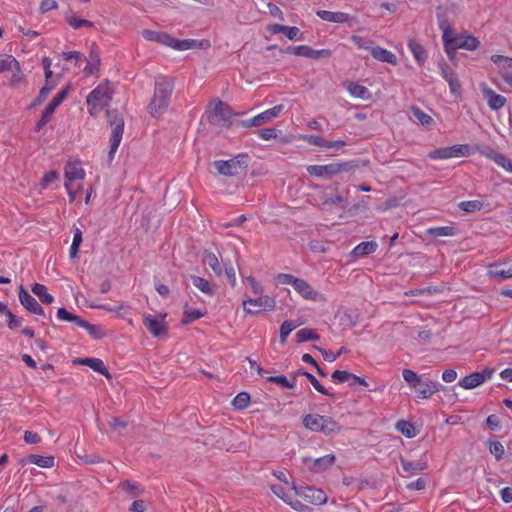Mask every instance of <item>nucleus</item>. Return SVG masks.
Here are the masks:
<instances>
[{
    "label": "nucleus",
    "instance_id": "52",
    "mask_svg": "<svg viewBox=\"0 0 512 512\" xmlns=\"http://www.w3.org/2000/svg\"><path fill=\"white\" fill-rule=\"evenodd\" d=\"M233 406L237 409H245L250 403V395L247 392H240L233 399Z\"/></svg>",
    "mask_w": 512,
    "mask_h": 512
},
{
    "label": "nucleus",
    "instance_id": "64",
    "mask_svg": "<svg viewBox=\"0 0 512 512\" xmlns=\"http://www.w3.org/2000/svg\"><path fill=\"white\" fill-rule=\"evenodd\" d=\"M288 505L297 512H313V509L297 499H291Z\"/></svg>",
    "mask_w": 512,
    "mask_h": 512
},
{
    "label": "nucleus",
    "instance_id": "27",
    "mask_svg": "<svg viewBox=\"0 0 512 512\" xmlns=\"http://www.w3.org/2000/svg\"><path fill=\"white\" fill-rule=\"evenodd\" d=\"M407 46H408L409 50L411 51V53L413 54L417 63L420 66H423L427 59V54H426L424 47L420 43H418L417 41H415L413 39H409Z\"/></svg>",
    "mask_w": 512,
    "mask_h": 512
},
{
    "label": "nucleus",
    "instance_id": "21",
    "mask_svg": "<svg viewBox=\"0 0 512 512\" xmlns=\"http://www.w3.org/2000/svg\"><path fill=\"white\" fill-rule=\"evenodd\" d=\"M65 182L74 183L75 180H82L85 172L79 163L68 162L64 167Z\"/></svg>",
    "mask_w": 512,
    "mask_h": 512
},
{
    "label": "nucleus",
    "instance_id": "38",
    "mask_svg": "<svg viewBox=\"0 0 512 512\" xmlns=\"http://www.w3.org/2000/svg\"><path fill=\"white\" fill-rule=\"evenodd\" d=\"M498 166L512 173V160L502 153H493L489 156Z\"/></svg>",
    "mask_w": 512,
    "mask_h": 512
},
{
    "label": "nucleus",
    "instance_id": "31",
    "mask_svg": "<svg viewBox=\"0 0 512 512\" xmlns=\"http://www.w3.org/2000/svg\"><path fill=\"white\" fill-rule=\"evenodd\" d=\"M427 234L432 237H453L458 234V229L454 226L431 227L427 230Z\"/></svg>",
    "mask_w": 512,
    "mask_h": 512
},
{
    "label": "nucleus",
    "instance_id": "46",
    "mask_svg": "<svg viewBox=\"0 0 512 512\" xmlns=\"http://www.w3.org/2000/svg\"><path fill=\"white\" fill-rule=\"evenodd\" d=\"M18 67V61L12 55H6L0 58V73L10 71L13 68Z\"/></svg>",
    "mask_w": 512,
    "mask_h": 512
},
{
    "label": "nucleus",
    "instance_id": "58",
    "mask_svg": "<svg viewBox=\"0 0 512 512\" xmlns=\"http://www.w3.org/2000/svg\"><path fill=\"white\" fill-rule=\"evenodd\" d=\"M203 316L202 312L199 309H187L184 311V319L183 323H191L197 319H200Z\"/></svg>",
    "mask_w": 512,
    "mask_h": 512
},
{
    "label": "nucleus",
    "instance_id": "4",
    "mask_svg": "<svg viewBox=\"0 0 512 512\" xmlns=\"http://www.w3.org/2000/svg\"><path fill=\"white\" fill-rule=\"evenodd\" d=\"M302 422L305 428L325 435L339 433L341 431V425L330 416L307 414L303 417Z\"/></svg>",
    "mask_w": 512,
    "mask_h": 512
},
{
    "label": "nucleus",
    "instance_id": "19",
    "mask_svg": "<svg viewBox=\"0 0 512 512\" xmlns=\"http://www.w3.org/2000/svg\"><path fill=\"white\" fill-rule=\"evenodd\" d=\"M441 388L442 385L437 381H425L415 390L416 397L418 399H430L436 392L440 391Z\"/></svg>",
    "mask_w": 512,
    "mask_h": 512
},
{
    "label": "nucleus",
    "instance_id": "34",
    "mask_svg": "<svg viewBox=\"0 0 512 512\" xmlns=\"http://www.w3.org/2000/svg\"><path fill=\"white\" fill-rule=\"evenodd\" d=\"M190 279L192 284L204 294L209 296H213L215 294V290L208 280L195 275L190 276Z\"/></svg>",
    "mask_w": 512,
    "mask_h": 512
},
{
    "label": "nucleus",
    "instance_id": "16",
    "mask_svg": "<svg viewBox=\"0 0 512 512\" xmlns=\"http://www.w3.org/2000/svg\"><path fill=\"white\" fill-rule=\"evenodd\" d=\"M18 296L20 303L26 310L39 316H45L43 308L39 305L37 300L23 288V286H20Z\"/></svg>",
    "mask_w": 512,
    "mask_h": 512
},
{
    "label": "nucleus",
    "instance_id": "56",
    "mask_svg": "<svg viewBox=\"0 0 512 512\" xmlns=\"http://www.w3.org/2000/svg\"><path fill=\"white\" fill-rule=\"evenodd\" d=\"M65 189L67 190L69 201L74 202L80 194L81 184H75L70 182L64 183Z\"/></svg>",
    "mask_w": 512,
    "mask_h": 512
},
{
    "label": "nucleus",
    "instance_id": "45",
    "mask_svg": "<svg viewBox=\"0 0 512 512\" xmlns=\"http://www.w3.org/2000/svg\"><path fill=\"white\" fill-rule=\"evenodd\" d=\"M428 157L433 160H445L452 158L450 147H441L429 152Z\"/></svg>",
    "mask_w": 512,
    "mask_h": 512
},
{
    "label": "nucleus",
    "instance_id": "42",
    "mask_svg": "<svg viewBox=\"0 0 512 512\" xmlns=\"http://www.w3.org/2000/svg\"><path fill=\"white\" fill-rule=\"evenodd\" d=\"M411 112L413 117L423 126H430L433 123V119L430 115L422 111L418 107H412Z\"/></svg>",
    "mask_w": 512,
    "mask_h": 512
},
{
    "label": "nucleus",
    "instance_id": "5",
    "mask_svg": "<svg viewBox=\"0 0 512 512\" xmlns=\"http://www.w3.org/2000/svg\"><path fill=\"white\" fill-rule=\"evenodd\" d=\"M112 99L108 83H100L87 96L86 104L90 115L95 116L104 109Z\"/></svg>",
    "mask_w": 512,
    "mask_h": 512
},
{
    "label": "nucleus",
    "instance_id": "20",
    "mask_svg": "<svg viewBox=\"0 0 512 512\" xmlns=\"http://www.w3.org/2000/svg\"><path fill=\"white\" fill-rule=\"evenodd\" d=\"M269 32L272 34L283 33L289 40H302V33L299 28L295 26H285L281 24H273L269 27Z\"/></svg>",
    "mask_w": 512,
    "mask_h": 512
},
{
    "label": "nucleus",
    "instance_id": "29",
    "mask_svg": "<svg viewBox=\"0 0 512 512\" xmlns=\"http://www.w3.org/2000/svg\"><path fill=\"white\" fill-rule=\"evenodd\" d=\"M483 384V377L479 372H473L462 378L458 385L466 390L474 389Z\"/></svg>",
    "mask_w": 512,
    "mask_h": 512
},
{
    "label": "nucleus",
    "instance_id": "40",
    "mask_svg": "<svg viewBox=\"0 0 512 512\" xmlns=\"http://www.w3.org/2000/svg\"><path fill=\"white\" fill-rule=\"evenodd\" d=\"M297 343H304L309 340H318L320 336L310 328H303L296 333Z\"/></svg>",
    "mask_w": 512,
    "mask_h": 512
},
{
    "label": "nucleus",
    "instance_id": "50",
    "mask_svg": "<svg viewBox=\"0 0 512 512\" xmlns=\"http://www.w3.org/2000/svg\"><path fill=\"white\" fill-rule=\"evenodd\" d=\"M482 206L483 204L478 200H468L459 203V208L466 213L479 211Z\"/></svg>",
    "mask_w": 512,
    "mask_h": 512
},
{
    "label": "nucleus",
    "instance_id": "51",
    "mask_svg": "<svg viewBox=\"0 0 512 512\" xmlns=\"http://www.w3.org/2000/svg\"><path fill=\"white\" fill-rule=\"evenodd\" d=\"M119 488L128 492L132 497H137L141 494L139 486L129 480H125L119 483Z\"/></svg>",
    "mask_w": 512,
    "mask_h": 512
},
{
    "label": "nucleus",
    "instance_id": "25",
    "mask_svg": "<svg viewBox=\"0 0 512 512\" xmlns=\"http://www.w3.org/2000/svg\"><path fill=\"white\" fill-rule=\"evenodd\" d=\"M299 56H303L306 58L318 59L321 57H329L331 55V51L328 49L314 50L308 45H300L297 46L296 49Z\"/></svg>",
    "mask_w": 512,
    "mask_h": 512
},
{
    "label": "nucleus",
    "instance_id": "7",
    "mask_svg": "<svg viewBox=\"0 0 512 512\" xmlns=\"http://www.w3.org/2000/svg\"><path fill=\"white\" fill-rule=\"evenodd\" d=\"M249 156L245 153L238 154L229 160H217L213 163L215 169L225 176H236L249 165Z\"/></svg>",
    "mask_w": 512,
    "mask_h": 512
},
{
    "label": "nucleus",
    "instance_id": "14",
    "mask_svg": "<svg viewBox=\"0 0 512 512\" xmlns=\"http://www.w3.org/2000/svg\"><path fill=\"white\" fill-rule=\"evenodd\" d=\"M293 288L306 300L321 302L325 297L316 291L306 280L298 278Z\"/></svg>",
    "mask_w": 512,
    "mask_h": 512
},
{
    "label": "nucleus",
    "instance_id": "17",
    "mask_svg": "<svg viewBox=\"0 0 512 512\" xmlns=\"http://www.w3.org/2000/svg\"><path fill=\"white\" fill-rule=\"evenodd\" d=\"M482 93L491 110L498 111L506 105V98L500 94H497L492 88L485 84L482 85Z\"/></svg>",
    "mask_w": 512,
    "mask_h": 512
},
{
    "label": "nucleus",
    "instance_id": "48",
    "mask_svg": "<svg viewBox=\"0 0 512 512\" xmlns=\"http://www.w3.org/2000/svg\"><path fill=\"white\" fill-rule=\"evenodd\" d=\"M297 327L293 321L286 320L280 326V342L284 344L288 335Z\"/></svg>",
    "mask_w": 512,
    "mask_h": 512
},
{
    "label": "nucleus",
    "instance_id": "61",
    "mask_svg": "<svg viewBox=\"0 0 512 512\" xmlns=\"http://www.w3.org/2000/svg\"><path fill=\"white\" fill-rule=\"evenodd\" d=\"M490 453L493 454L497 460L501 459L504 455V447L499 441H491L489 445Z\"/></svg>",
    "mask_w": 512,
    "mask_h": 512
},
{
    "label": "nucleus",
    "instance_id": "44",
    "mask_svg": "<svg viewBox=\"0 0 512 512\" xmlns=\"http://www.w3.org/2000/svg\"><path fill=\"white\" fill-rule=\"evenodd\" d=\"M350 39L359 49L368 50L369 52H371L374 46L373 40L366 37L352 35Z\"/></svg>",
    "mask_w": 512,
    "mask_h": 512
},
{
    "label": "nucleus",
    "instance_id": "9",
    "mask_svg": "<svg viewBox=\"0 0 512 512\" xmlns=\"http://www.w3.org/2000/svg\"><path fill=\"white\" fill-rule=\"evenodd\" d=\"M107 116L109 118L110 126L112 128V133L110 137L109 158L113 159L114 154L116 153L122 140L124 131V120L117 113L111 111H107Z\"/></svg>",
    "mask_w": 512,
    "mask_h": 512
},
{
    "label": "nucleus",
    "instance_id": "22",
    "mask_svg": "<svg viewBox=\"0 0 512 512\" xmlns=\"http://www.w3.org/2000/svg\"><path fill=\"white\" fill-rule=\"evenodd\" d=\"M370 54L372 55V57L380 62H384V63H388V64H391V65H396L398 63V59L396 57V55L385 49V48H382L380 46H373Z\"/></svg>",
    "mask_w": 512,
    "mask_h": 512
},
{
    "label": "nucleus",
    "instance_id": "53",
    "mask_svg": "<svg viewBox=\"0 0 512 512\" xmlns=\"http://www.w3.org/2000/svg\"><path fill=\"white\" fill-rule=\"evenodd\" d=\"M452 158L464 157L470 154V146L468 144H456L449 146Z\"/></svg>",
    "mask_w": 512,
    "mask_h": 512
},
{
    "label": "nucleus",
    "instance_id": "18",
    "mask_svg": "<svg viewBox=\"0 0 512 512\" xmlns=\"http://www.w3.org/2000/svg\"><path fill=\"white\" fill-rule=\"evenodd\" d=\"M316 15L327 22L331 23H349L352 20H355V17L349 15L344 12H333L328 10H318L316 11Z\"/></svg>",
    "mask_w": 512,
    "mask_h": 512
},
{
    "label": "nucleus",
    "instance_id": "30",
    "mask_svg": "<svg viewBox=\"0 0 512 512\" xmlns=\"http://www.w3.org/2000/svg\"><path fill=\"white\" fill-rule=\"evenodd\" d=\"M203 261L211 268L216 276H222V265L220 264L218 257L213 252L205 251L203 253Z\"/></svg>",
    "mask_w": 512,
    "mask_h": 512
},
{
    "label": "nucleus",
    "instance_id": "60",
    "mask_svg": "<svg viewBox=\"0 0 512 512\" xmlns=\"http://www.w3.org/2000/svg\"><path fill=\"white\" fill-rule=\"evenodd\" d=\"M351 377L352 373L345 370H335L331 375L332 380L336 383H344L350 380Z\"/></svg>",
    "mask_w": 512,
    "mask_h": 512
},
{
    "label": "nucleus",
    "instance_id": "41",
    "mask_svg": "<svg viewBox=\"0 0 512 512\" xmlns=\"http://www.w3.org/2000/svg\"><path fill=\"white\" fill-rule=\"evenodd\" d=\"M266 380H267V382L278 384V385L282 386L283 388H287V389L295 388V378H292L291 380H289L284 375H278V376H269V377H267Z\"/></svg>",
    "mask_w": 512,
    "mask_h": 512
},
{
    "label": "nucleus",
    "instance_id": "23",
    "mask_svg": "<svg viewBox=\"0 0 512 512\" xmlns=\"http://www.w3.org/2000/svg\"><path fill=\"white\" fill-rule=\"evenodd\" d=\"M487 275L490 278H497L500 280L512 278V265L508 268L502 267L501 264H490L488 266Z\"/></svg>",
    "mask_w": 512,
    "mask_h": 512
},
{
    "label": "nucleus",
    "instance_id": "43",
    "mask_svg": "<svg viewBox=\"0 0 512 512\" xmlns=\"http://www.w3.org/2000/svg\"><path fill=\"white\" fill-rule=\"evenodd\" d=\"M57 318L61 321L73 322L77 326H80V322H82V320H83L81 317H79L75 314H72L65 308H59L57 310Z\"/></svg>",
    "mask_w": 512,
    "mask_h": 512
},
{
    "label": "nucleus",
    "instance_id": "12",
    "mask_svg": "<svg viewBox=\"0 0 512 512\" xmlns=\"http://www.w3.org/2000/svg\"><path fill=\"white\" fill-rule=\"evenodd\" d=\"M284 109V105L279 104L270 109H267L258 115L245 120L243 123L246 127L261 126L265 123L270 122L274 118H277Z\"/></svg>",
    "mask_w": 512,
    "mask_h": 512
},
{
    "label": "nucleus",
    "instance_id": "2",
    "mask_svg": "<svg viewBox=\"0 0 512 512\" xmlns=\"http://www.w3.org/2000/svg\"><path fill=\"white\" fill-rule=\"evenodd\" d=\"M173 89L174 84L169 78L159 76L155 79L154 95L148 106L153 117L162 115L168 109Z\"/></svg>",
    "mask_w": 512,
    "mask_h": 512
},
{
    "label": "nucleus",
    "instance_id": "36",
    "mask_svg": "<svg viewBox=\"0 0 512 512\" xmlns=\"http://www.w3.org/2000/svg\"><path fill=\"white\" fill-rule=\"evenodd\" d=\"M403 379L407 382L409 387L413 390H416L420 385H422L425 381H423L422 377L418 375L411 369H404L402 371Z\"/></svg>",
    "mask_w": 512,
    "mask_h": 512
},
{
    "label": "nucleus",
    "instance_id": "57",
    "mask_svg": "<svg viewBox=\"0 0 512 512\" xmlns=\"http://www.w3.org/2000/svg\"><path fill=\"white\" fill-rule=\"evenodd\" d=\"M304 376L309 380L314 389L319 393L330 396L331 394L327 391V389L315 378L311 373H304Z\"/></svg>",
    "mask_w": 512,
    "mask_h": 512
},
{
    "label": "nucleus",
    "instance_id": "1",
    "mask_svg": "<svg viewBox=\"0 0 512 512\" xmlns=\"http://www.w3.org/2000/svg\"><path fill=\"white\" fill-rule=\"evenodd\" d=\"M439 28L442 31L443 46L449 58H452L458 49L475 51L480 46V41L469 34H452V27L446 19L439 20Z\"/></svg>",
    "mask_w": 512,
    "mask_h": 512
},
{
    "label": "nucleus",
    "instance_id": "33",
    "mask_svg": "<svg viewBox=\"0 0 512 512\" xmlns=\"http://www.w3.org/2000/svg\"><path fill=\"white\" fill-rule=\"evenodd\" d=\"M401 466L405 472H407L410 475H416L419 472L426 469L427 464L426 462L422 461H416L412 462L409 460H406L404 458H401Z\"/></svg>",
    "mask_w": 512,
    "mask_h": 512
},
{
    "label": "nucleus",
    "instance_id": "39",
    "mask_svg": "<svg viewBox=\"0 0 512 512\" xmlns=\"http://www.w3.org/2000/svg\"><path fill=\"white\" fill-rule=\"evenodd\" d=\"M396 429L407 438H413L416 436V428L409 421L399 420L396 423Z\"/></svg>",
    "mask_w": 512,
    "mask_h": 512
},
{
    "label": "nucleus",
    "instance_id": "10",
    "mask_svg": "<svg viewBox=\"0 0 512 512\" xmlns=\"http://www.w3.org/2000/svg\"><path fill=\"white\" fill-rule=\"evenodd\" d=\"M291 488L295 491L296 495L313 505H323L328 500L327 495L321 489H316L311 486H297L295 483L291 484Z\"/></svg>",
    "mask_w": 512,
    "mask_h": 512
},
{
    "label": "nucleus",
    "instance_id": "15",
    "mask_svg": "<svg viewBox=\"0 0 512 512\" xmlns=\"http://www.w3.org/2000/svg\"><path fill=\"white\" fill-rule=\"evenodd\" d=\"M165 315L162 319L154 318L150 314H146L143 316V324L146 329L150 332L154 337H161L167 332V325L164 321Z\"/></svg>",
    "mask_w": 512,
    "mask_h": 512
},
{
    "label": "nucleus",
    "instance_id": "49",
    "mask_svg": "<svg viewBox=\"0 0 512 512\" xmlns=\"http://www.w3.org/2000/svg\"><path fill=\"white\" fill-rule=\"evenodd\" d=\"M67 23L73 28V29H79L82 26L86 27H93V23L91 21H88L86 19L77 18L74 15H67L65 17Z\"/></svg>",
    "mask_w": 512,
    "mask_h": 512
},
{
    "label": "nucleus",
    "instance_id": "13",
    "mask_svg": "<svg viewBox=\"0 0 512 512\" xmlns=\"http://www.w3.org/2000/svg\"><path fill=\"white\" fill-rule=\"evenodd\" d=\"M335 455L334 454H327L325 456L319 457V458H311V457H304L303 458V464L312 472L319 473L326 469H328L330 466H332L335 462Z\"/></svg>",
    "mask_w": 512,
    "mask_h": 512
},
{
    "label": "nucleus",
    "instance_id": "26",
    "mask_svg": "<svg viewBox=\"0 0 512 512\" xmlns=\"http://www.w3.org/2000/svg\"><path fill=\"white\" fill-rule=\"evenodd\" d=\"M377 247L378 245L374 241H364L354 247V249L351 251V255L356 258L364 257L374 253Z\"/></svg>",
    "mask_w": 512,
    "mask_h": 512
},
{
    "label": "nucleus",
    "instance_id": "11",
    "mask_svg": "<svg viewBox=\"0 0 512 512\" xmlns=\"http://www.w3.org/2000/svg\"><path fill=\"white\" fill-rule=\"evenodd\" d=\"M274 298L268 295H261L257 299H247L243 301V309L248 314H256L260 311H270L275 308Z\"/></svg>",
    "mask_w": 512,
    "mask_h": 512
},
{
    "label": "nucleus",
    "instance_id": "32",
    "mask_svg": "<svg viewBox=\"0 0 512 512\" xmlns=\"http://www.w3.org/2000/svg\"><path fill=\"white\" fill-rule=\"evenodd\" d=\"M31 291L40 299L44 304H51L54 302V297L48 293L47 287L40 283H34L31 286Z\"/></svg>",
    "mask_w": 512,
    "mask_h": 512
},
{
    "label": "nucleus",
    "instance_id": "35",
    "mask_svg": "<svg viewBox=\"0 0 512 512\" xmlns=\"http://www.w3.org/2000/svg\"><path fill=\"white\" fill-rule=\"evenodd\" d=\"M27 461L42 468H52L55 465V459L53 456L31 454L27 457Z\"/></svg>",
    "mask_w": 512,
    "mask_h": 512
},
{
    "label": "nucleus",
    "instance_id": "28",
    "mask_svg": "<svg viewBox=\"0 0 512 512\" xmlns=\"http://www.w3.org/2000/svg\"><path fill=\"white\" fill-rule=\"evenodd\" d=\"M81 364L90 367L95 372L107 378L111 377L108 368L105 366L104 362L99 358H84L83 360H81Z\"/></svg>",
    "mask_w": 512,
    "mask_h": 512
},
{
    "label": "nucleus",
    "instance_id": "24",
    "mask_svg": "<svg viewBox=\"0 0 512 512\" xmlns=\"http://www.w3.org/2000/svg\"><path fill=\"white\" fill-rule=\"evenodd\" d=\"M346 90L351 96L362 100H369L371 98V92L369 89L359 83L349 82L345 84Z\"/></svg>",
    "mask_w": 512,
    "mask_h": 512
},
{
    "label": "nucleus",
    "instance_id": "37",
    "mask_svg": "<svg viewBox=\"0 0 512 512\" xmlns=\"http://www.w3.org/2000/svg\"><path fill=\"white\" fill-rule=\"evenodd\" d=\"M58 106L59 105L52 99V101L44 109L40 120L36 124L37 131H40L51 120V117Z\"/></svg>",
    "mask_w": 512,
    "mask_h": 512
},
{
    "label": "nucleus",
    "instance_id": "8",
    "mask_svg": "<svg viewBox=\"0 0 512 512\" xmlns=\"http://www.w3.org/2000/svg\"><path fill=\"white\" fill-rule=\"evenodd\" d=\"M207 114L209 122L216 125H228L233 117L230 106L219 99L210 102Z\"/></svg>",
    "mask_w": 512,
    "mask_h": 512
},
{
    "label": "nucleus",
    "instance_id": "47",
    "mask_svg": "<svg viewBox=\"0 0 512 512\" xmlns=\"http://www.w3.org/2000/svg\"><path fill=\"white\" fill-rule=\"evenodd\" d=\"M99 64L100 58L98 54L94 51H91L87 65L84 67V72L86 74H93L98 69Z\"/></svg>",
    "mask_w": 512,
    "mask_h": 512
},
{
    "label": "nucleus",
    "instance_id": "6",
    "mask_svg": "<svg viewBox=\"0 0 512 512\" xmlns=\"http://www.w3.org/2000/svg\"><path fill=\"white\" fill-rule=\"evenodd\" d=\"M356 166L355 161H341L326 165H309L306 170L312 176L330 179L340 173L348 172Z\"/></svg>",
    "mask_w": 512,
    "mask_h": 512
},
{
    "label": "nucleus",
    "instance_id": "3",
    "mask_svg": "<svg viewBox=\"0 0 512 512\" xmlns=\"http://www.w3.org/2000/svg\"><path fill=\"white\" fill-rule=\"evenodd\" d=\"M142 36L145 40L150 42H156L164 46L170 47L177 51H185L192 49L196 46V40L193 39H176L170 34L154 30H143Z\"/></svg>",
    "mask_w": 512,
    "mask_h": 512
},
{
    "label": "nucleus",
    "instance_id": "55",
    "mask_svg": "<svg viewBox=\"0 0 512 512\" xmlns=\"http://www.w3.org/2000/svg\"><path fill=\"white\" fill-rule=\"evenodd\" d=\"M79 327L86 329L88 331V333L95 339H99L102 337L100 327L97 325H94V324H90L89 322H87L84 319L82 320V322H80Z\"/></svg>",
    "mask_w": 512,
    "mask_h": 512
},
{
    "label": "nucleus",
    "instance_id": "59",
    "mask_svg": "<svg viewBox=\"0 0 512 512\" xmlns=\"http://www.w3.org/2000/svg\"><path fill=\"white\" fill-rule=\"evenodd\" d=\"M271 491L274 495H276L279 499H281L283 502L288 504V502L292 499L286 492L284 487L281 485L273 484L270 486Z\"/></svg>",
    "mask_w": 512,
    "mask_h": 512
},
{
    "label": "nucleus",
    "instance_id": "63",
    "mask_svg": "<svg viewBox=\"0 0 512 512\" xmlns=\"http://www.w3.org/2000/svg\"><path fill=\"white\" fill-rule=\"evenodd\" d=\"M297 280H298V277H295L291 274H286V273H280L276 276L277 283L281 284V285L288 284L293 287Z\"/></svg>",
    "mask_w": 512,
    "mask_h": 512
},
{
    "label": "nucleus",
    "instance_id": "54",
    "mask_svg": "<svg viewBox=\"0 0 512 512\" xmlns=\"http://www.w3.org/2000/svg\"><path fill=\"white\" fill-rule=\"evenodd\" d=\"M54 87H55V84H51V85L46 84L45 86H43L40 89L39 94L36 97V99L34 100L32 106H37V105L42 104L47 99L48 95L54 89Z\"/></svg>",
    "mask_w": 512,
    "mask_h": 512
},
{
    "label": "nucleus",
    "instance_id": "62",
    "mask_svg": "<svg viewBox=\"0 0 512 512\" xmlns=\"http://www.w3.org/2000/svg\"><path fill=\"white\" fill-rule=\"evenodd\" d=\"M5 315L8 318L7 324L10 329L19 328L22 325L23 319L14 315L9 309H7Z\"/></svg>",
    "mask_w": 512,
    "mask_h": 512
}]
</instances>
